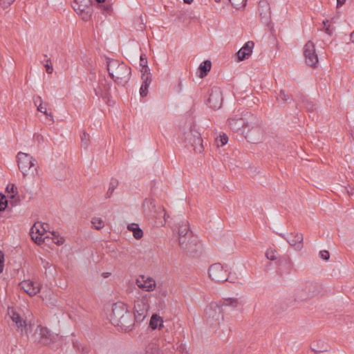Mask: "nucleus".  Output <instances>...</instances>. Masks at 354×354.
<instances>
[{
    "label": "nucleus",
    "instance_id": "nucleus-6",
    "mask_svg": "<svg viewBox=\"0 0 354 354\" xmlns=\"http://www.w3.org/2000/svg\"><path fill=\"white\" fill-rule=\"evenodd\" d=\"M321 286L314 281H305L299 284L295 290V297L298 300H306L319 295Z\"/></svg>",
    "mask_w": 354,
    "mask_h": 354
},
{
    "label": "nucleus",
    "instance_id": "nucleus-61",
    "mask_svg": "<svg viewBox=\"0 0 354 354\" xmlns=\"http://www.w3.org/2000/svg\"><path fill=\"white\" fill-rule=\"evenodd\" d=\"M107 91L110 89V86H108L106 88Z\"/></svg>",
    "mask_w": 354,
    "mask_h": 354
},
{
    "label": "nucleus",
    "instance_id": "nucleus-8",
    "mask_svg": "<svg viewBox=\"0 0 354 354\" xmlns=\"http://www.w3.org/2000/svg\"><path fill=\"white\" fill-rule=\"evenodd\" d=\"M253 114L250 113H245L241 116L235 115L229 118L228 125L230 128L236 132H241L242 134L245 133V129L249 127V124L253 123L252 118L250 115Z\"/></svg>",
    "mask_w": 354,
    "mask_h": 354
},
{
    "label": "nucleus",
    "instance_id": "nucleus-15",
    "mask_svg": "<svg viewBox=\"0 0 354 354\" xmlns=\"http://www.w3.org/2000/svg\"><path fill=\"white\" fill-rule=\"evenodd\" d=\"M136 283L139 288L147 292L154 290L156 286V281L153 278L145 275L139 276L136 279Z\"/></svg>",
    "mask_w": 354,
    "mask_h": 354
},
{
    "label": "nucleus",
    "instance_id": "nucleus-18",
    "mask_svg": "<svg viewBox=\"0 0 354 354\" xmlns=\"http://www.w3.org/2000/svg\"><path fill=\"white\" fill-rule=\"evenodd\" d=\"M151 217L156 219L158 226H164L169 216L167 214L165 208L160 205L156 207Z\"/></svg>",
    "mask_w": 354,
    "mask_h": 354
},
{
    "label": "nucleus",
    "instance_id": "nucleus-1",
    "mask_svg": "<svg viewBox=\"0 0 354 354\" xmlns=\"http://www.w3.org/2000/svg\"><path fill=\"white\" fill-rule=\"evenodd\" d=\"M111 324L127 330L133 325L131 313L128 310L127 306L122 302H117L112 306L109 315Z\"/></svg>",
    "mask_w": 354,
    "mask_h": 354
},
{
    "label": "nucleus",
    "instance_id": "nucleus-24",
    "mask_svg": "<svg viewBox=\"0 0 354 354\" xmlns=\"http://www.w3.org/2000/svg\"><path fill=\"white\" fill-rule=\"evenodd\" d=\"M73 10L80 15L82 18L84 20H88L90 17L86 3H79L78 2L73 1L72 3Z\"/></svg>",
    "mask_w": 354,
    "mask_h": 354
},
{
    "label": "nucleus",
    "instance_id": "nucleus-32",
    "mask_svg": "<svg viewBox=\"0 0 354 354\" xmlns=\"http://www.w3.org/2000/svg\"><path fill=\"white\" fill-rule=\"evenodd\" d=\"M50 235L51 236H49V240L51 239L55 244L59 245L64 243V238L63 236H60L57 232H50Z\"/></svg>",
    "mask_w": 354,
    "mask_h": 354
},
{
    "label": "nucleus",
    "instance_id": "nucleus-43",
    "mask_svg": "<svg viewBox=\"0 0 354 354\" xmlns=\"http://www.w3.org/2000/svg\"><path fill=\"white\" fill-rule=\"evenodd\" d=\"M140 65L141 66V69H143L144 68H149L147 65V59L145 55H140Z\"/></svg>",
    "mask_w": 354,
    "mask_h": 354
},
{
    "label": "nucleus",
    "instance_id": "nucleus-48",
    "mask_svg": "<svg viewBox=\"0 0 354 354\" xmlns=\"http://www.w3.org/2000/svg\"><path fill=\"white\" fill-rule=\"evenodd\" d=\"M15 0H0V6L7 7L10 5Z\"/></svg>",
    "mask_w": 354,
    "mask_h": 354
},
{
    "label": "nucleus",
    "instance_id": "nucleus-45",
    "mask_svg": "<svg viewBox=\"0 0 354 354\" xmlns=\"http://www.w3.org/2000/svg\"><path fill=\"white\" fill-rule=\"evenodd\" d=\"M189 133V130L188 131H186V132L184 133V134H183V140H184L185 142H187V143L189 144L193 140V137H192V136H188Z\"/></svg>",
    "mask_w": 354,
    "mask_h": 354
},
{
    "label": "nucleus",
    "instance_id": "nucleus-34",
    "mask_svg": "<svg viewBox=\"0 0 354 354\" xmlns=\"http://www.w3.org/2000/svg\"><path fill=\"white\" fill-rule=\"evenodd\" d=\"M81 138V146L84 149H87L90 144L89 135L86 132H82L80 135Z\"/></svg>",
    "mask_w": 354,
    "mask_h": 354
},
{
    "label": "nucleus",
    "instance_id": "nucleus-21",
    "mask_svg": "<svg viewBox=\"0 0 354 354\" xmlns=\"http://www.w3.org/2000/svg\"><path fill=\"white\" fill-rule=\"evenodd\" d=\"M254 44L252 41L246 42L243 46L238 51L237 57L239 61L248 59L252 53Z\"/></svg>",
    "mask_w": 354,
    "mask_h": 354
},
{
    "label": "nucleus",
    "instance_id": "nucleus-57",
    "mask_svg": "<svg viewBox=\"0 0 354 354\" xmlns=\"http://www.w3.org/2000/svg\"><path fill=\"white\" fill-rule=\"evenodd\" d=\"M73 1L78 2L79 3H86V0H74Z\"/></svg>",
    "mask_w": 354,
    "mask_h": 354
},
{
    "label": "nucleus",
    "instance_id": "nucleus-26",
    "mask_svg": "<svg viewBox=\"0 0 354 354\" xmlns=\"http://www.w3.org/2000/svg\"><path fill=\"white\" fill-rule=\"evenodd\" d=\"M11 319H12V322L16 324V326L18 328H21L22 330V328L24 327L26 328V321L24 320L21 317V316L16 312L12 311Z\"/></svg>",
    "mask_w": 354,
    "mask_h": 354
},
{
    "label": "nucleus",
    "instance_id": "nucleus-2",
    "mask_svg": "<svg viewBox=\"0 0 354 354\" xmlns=\"http://www.w3.org/2000/svg\"><path fill=\"white\" fill-rule=\"evenodd\" d=\"M106 66L109 76L113 81L119 84L124 86L130 80L131 69L123 62L116 59H107Z\"/></svg>",
    "mask_w": 354,
    "mask_h": 354
},
{
    "label": "nucleus",
    "instance_id": "nucleus-20",
    "mask_svg": "<svg viewBox=\"0 0 354 354\" xmlns=\"http://www.w3.org/2000/svg\"><path fill=\"white\" fill-rule=\"evenodd\" d=\"M218 304L222 306L224 312L226 311L227 308L230 310H233L239 306H242L241 301L238 298L234 297L224 298L218 302Z\"/></svg>",
    "mask_w": 354,
    "mask_h": 354
},
{
    "label": "nucleus",
    "instance_id": "nucleus-5",
    "mask_svg": "<svg viewBox=\"0 0 354 354\" xmlns=\"http://www.w3.org/2000/svg\"><path fill=\"white\" fill-rule=\"evenodd\" d=\"M224 309L218 303L209 304L205 309V319L211 327L219 326L224 319Z\"/></svg>",
    "mask_w": 354,
    "mask_h": 354
},
{
    "label": "nucleus",
    "instance_id": "nucleus-30",
    "mask_svg": "<svg viewBox=\"0 0 354 354\" xmlns=\"http://www.w3.org/2000/svg\"><path fill=\"white\" fill-rule=\"evenodd\" d=\"M118 185V181L117 179L111 178L109 183V188L106 194V198H110L113 194L114 190Z\"/></svg>",
    "mask_w": 354,
    "mask_h": 354
},
{
    "label": "nucleus",
    "instance_id": "nucleus-37",
    "mask_svg": "<svg viewBox=\"0 0 354 354\" xmlns=\"http://www.w3.org/2000/svg\"><path fill=\"white\" fill-rule=\"evenodd\" d=\"M151 82H142L141 87L140 88V95L141 97H146L148 94V88Z\"/></svg>",
    "mask_w": 354,
    "mask_h": 354
},
{
    "label": "nucleus",
    "instance_id": "nucleus-4",
    "mask_svg": "<svg viewBox=\"0 0 354 354\" xmlns=\"http://www.w3.org/2000/svg\"><path fill=\"white\" fill-rule=\"evenodd\" d=\"M17 161L24 178L28 174L34 175L35 172L37 173V161L30 154L20 151L17 155Z\"/></svg>",
    "mask_w": 354,
    "mask_h": 354
},
{
    "label": "nucleus",
    "instance_id": "nucleus-25",
    "mask_svg": "<svg viewBox=\"0 0 354 354\" xmlns=\"http://www.w3.org/2000/svg\"><path fill=\"white\" fill-rule=\"evenodd\" d=\"M156 206L154 203V201L151 198H146L142 204L143 212L149 216H151L154 212V209Z\"/></svg>",
    "mask_w": 354,
    "mask_h": 354
},
{
    "label": "nucleus",
    "instance_id": "nucleus-17",
    "mask_svg": "<svg viewBox=\"0 0 354 354\" xmlns=\"http://www.w3.org/2000/svg\"><path fill=\"white\" fill-rule=\"evenodd\" d=\"M19 288L30 296L36 295L40 291L39 283L30 281L24 280L19 284Z\"/></svg>",
    "mask_w": 354,
    "mask_h": 354
},
{
    "label": "nucleus",
    "instance_id": "nucleus-16",
    "mask_svg": "<svg viewBox=\"0 0 354 354\" xmlns=\"http://www.w3.org/2000/svg\"><path fill=\"white\" fill-rule=\"evenodd\" d=\"M285 239L291 247L296 250H301L303 248V234L301 233L290 234V236H286L285 234H280Z\"/></svg>",
    "mask_w": 354,
    "mask_h": 354
},
{
    "label": "nucleus",
    "instance_id": "nucleus-13",
    "mask_svg": "<svg viewBox=\"0 0 354 354\" xmlns=\"http://www.w3.org/2000/svg\"><path fill=\"white\" fill-rule=\"evenodd\" d=\"M31 239L37 243L49 242V236L46 234V230L44 225L39 223H35L30 229Z\"/></svg>",
    "mask_w": 354,
    "mask_h": 354
},
{
    "label": "nucleus",
    "instance_id": "nucleus-19",
    "mask_svg": "<svg viewBox=\"0 0 354 354\" xmlns=\"http://www.w3.org/2000/svg\"><path fill=\"white\" fill-rule=\"evenodd\" d=\"M188 136H192L193 137V140L190 144L194 147V151L198 153H201L203 151V140L200 133L191 128Z\"/></svg>",
    "mask_w": 354,
    "mask_h": 354
},
{
    "label": "nucleus",
    "instance_id": "nucleus-29",
    "mask_svg": "<svg viewBox=\"0 0 354 354\" xmlns=\"http://www.w3.org/2000/svg\"><path fill=\"white\" fill-rule=\"evenodd\" d=\"M212 66L209 60H205L200 64L199 69L201 71V77H203L207 75V73L210 71Z\"/></svg>",
    "mask_w": 354,
    "mask_h": 354
},
{
    "label": "nucleus",
    "instance_id": "nucleus-41",
    "mask_svg": "<svg viewBox=\"0 0 354 354\" xmlns=\"http://www.w3.org/2000/svg\"><path fill=\"white\" fill-rule=\"evenodd\" d=\"M37 110L39 111H40L41 113H44L48 118H50V120H52L53 119V115L52 114L50 113H48L47 112V109H46V106H43V104H39L38 105V107H37Z\"/></svg>",
    "mask_w": 354,
    "mask_h": 354
},
{
    "label": "nucleus",
    "instance_id": "nucleus-31",
    "mask_svg": "<svg viewBox=\"0 0 354 354\" xmlns=\"http://www.w3.org/2000/svg\"><path fill=\"white\" fill-rule=\"evenodd\" d=\"M6 192L8 193V196L11 199H15L17 195V188L14 184H9L6 187Z\"/></svg>",
    "mask_w": 354,
    "mask_h": 354
},
{
    "label": "nucleus",
    "instance_id": "nucleus-28",
    "mask_svg": "<svg viewBox=\"0 0 354 354\" xmlns=\"http://www.w3.org/2000/svg\"><path fill=\"white\" fill-rule=\"evenodd\" d=\"M129 231L133 232V236L136 239H140L143 236L142 230L136 223L129 224L127 227Z\"/></svg>",
    "mask_w": 354,
    "mask_h": 354
},
{
    "label": "nucleus",
    "instance_id": "nucleus-14",
    "mask_svg": "<svg viewBox=\"0 0 354 354\" xmlns=\"http://www.w3.org/2000/svg\"><path fill=\"white\" fill-rule=\"evenodd\" d=\"M294 269V263L290 256H283L279 261V273L281 276L290 274Z\"/></svg>",
    "mask_w": 354,
    "mask_h": 354
},
{
    "label": "nucleus",
    "instance_id": "nucleus-7",
    "mask_svg": "<svg viewBox=\"0 0 354 354\" xmlns=\"http://www.w3.org/2000/svg\"><path fill=\"white\" fill-rule=\"evenodd\" d=\"M252 118L253 123L249 124V127L243 133L245 139L251 143L261 142L263 137V130L258 124L257 118L254 115H250Z\"/></svg>",
    "mask_w": 354,
    "mask_h": 354
},
{
    "label": "nucleus",
    "instance_id": "nucleus-59",
    "mask_svg": "<svg viewBox=\"0 0 354 354\" xmlns=\"http://www.w3.org/2000/svg\"><path fill=\"white\" fill-rule=\"evenodd\" d=\"M109 273L108 272H106V273H103V275L104 277H107L109 276Z\"/></svg>",
    "mask_w": 354,
    "mask_h": 354
},
{
    "label": "nucleus",
    "instance_id": "nucleus-3",
    "mask_svg": "<svg viewBox=\"0 0 354 354\" xmlns=\"http://www.w3.org/2000/svg\"><path fill=\"white\" fill-rule=\"evenodd\" d=\"M178 234L179 244L184 250L192 254L201 248V244L196 243V239L192 235L187 221L179 223Z\"/></svg>",
    "mask_w": 354,
    "mask_h": 354
},
{
    "label": "nucleus",
    "instance_id": "nucleus-55",
    "mask_svg": "<svg viewBox=\"0 0 354 354\" xmlns=\"http://www.w3.org/2000/svg\"><path fill=\"white\" fill-rule=\"evenodd\" d=\"M306 109L308 111H313L314 109V105L312 103H310V102H308L306 104Z\"/></svg>",
    "mask_w": 354,
    "mask_h": 354
},
{
    "label": "nucleus",
    "instance_id": "nucleus-46",
    "mask_svg": "<svg viewBox=\"0 0 354 354\" xmlns=\"http://www.w3.org/2000/svg\"><path fill=\"white\" fill-rule=\"evenodd\" d=\"M320 257L324 260H328L330 258V254L327 250H322L319 252Z\"/></svg>",
    "mask_w": 354,
    "mask_h": 354
},
{
    "label": "nucleus",
    "instance_id": "nucleus-54",
    "mask_svg": "<svg viewBox=\"0 0 354 354\" xmlns=\"http://www.w3.org/2000/svg\"><path fill=\"white\" fill-rule=\"evenodd\" d=\"M346 0H337V8L342 6L345 3Z\"/></svg>",
    "mask_w": 354,
    "mask_h": 354
},
{
    "label": "nucleus",
    "instance_id": "nucleus-38",
    "mask_svg": "<svg viewBox=\"0 0 354 354\" xmlns=\"http://www.w3.org/2000/svg\"><path fill=\"white\" fill-rule=\"evenodd\" d=\"M231 4L236 9H240L245 6L247 0H229Z\"/></svg>",
    "mask_w": 354,
    "mask_h": 354
},
{
    "label": "nucleus",
    "instance_id": "nucleus-39",
    "mask_svg": "<svg viewBox=\"0 0 354 354\" xmlns=\"http://www.w3.org/2000/svg\"><path fill=\"white\" fill-rule=\"evenodd\" d=\"M228 137L225 134L220 135L219 138L216 139V142L218 147H223L227 144Z\"/></svg>",
    "mask_w": 354,
    "mask_h": 354
},
{
    "label": "nucleus",
    "instance_id": "nucleus-51",
    "mask_svg": "<svg viewBox=\"0 0 354 354\" xmlns=\"http://www.w3.org/2000/svg\"><path fill=\"white\" fill-rule=\"evenodd\" d=\"M328 22V20L326 21H323V24L324 25V29H325V32L328 34V35H331L332 34V30L330 29V26H326V24Z\"/></svg>",
    "mask_w": 354,
    "mask_h": 354
},
{
    "label": "nucleus",
    "instance_id": "nucleus-22",
    "mask_svg": "<svg viewBox=\"0 0 354 354\" xmlns=\"http://www.w3.org/2000/svg\"><path fill=\"white\" fill-rule=\"evenodd\" d=\"M223 98L221 93L218 91H212L209 97L208 103L211 108L214 109H219L222 105Z\"/></svg>",
    "mask_w": 354,
    "mask_h": 354
},
{
    "label": "nucleus",
    "instance_id": "nucleus-12",
    "mask_svg": "<svg viewBox=\"0 0 354 354\" xmlns=\"http://www.w3.org/2000/svg\"><path fill=\"white\" fill-rule=\"evenodd\" d=\"M304 55L306 63L310 67L315 68L318 64V57L315 45L312 41H308L304 47Z\"/></svg>",
    "mask_w": 354,
    "mask_h": 354
},
{
    "label": "nucleus",
    "instance_id": "nucleus-50",
    "mask_svg": "<svg viewBox=\"0 0 354 354\" xmlns=\"http://www.w3.org/2000/svg\"><path fill=\"white\" fill-rule=\"evenodd\" d=\"M3 263H4V254L1 251H0V273L2 272V271H3Z\"/></svg>",
    "mask_w": 354,
    "mask_h": 354
},
{
    "label": "nucleus",
    "instance_id": "nucleus-23",
    "mask_svg": "<svg viewBox=\"0 0 354 354\" xmlns=\"http://www.w3.org/2000/svg\"><path fill=\"white\" fill-rule=\"evenodd\" d=\"M73 10L80 15L82 18L84 20H88L90 17L86 3H79L78 2L73 1L72 3Z\"/></svg>",
    "mask_w": 354,
    "mask_h": 354
},
{
    "label": "nucleus",
    "instance_id": "nucleus-47",
    "mask_svg": "<svg viewBox=\"0 0 354 354\" xmlns=\"http://www.w3.org/2000/svg\"><path fill=\"white\" fill-rule=\"evenodd\" d=\"M73 345L75 348H77L78 350H80V348H82V354H88L87 348L79 345L77 342H73Z\"/></svg>",
    "mask_w": 354,
    "mask_h": 354
},
{
    "label": "nucleus",
    "instance_id": "nucleus-52",
    "mask_svg": "<svg viewBox=\"0 0 354 354\" xmlns=\"http://www.w3.org/2000/svg\"><path fill=\"white\" fill-rule=\"evenodd\" d=\"M111 9H112L111 6H104V12L108 14V13H109L111 11Z\"/></svg>",
    "mask_w": 354,
    "mask_h": 354
},
{
    "label": "nucleus",
    "instance_id": "nucleus-60",
    "mask_svg": "<svg viewBox=\"0 0 354 354\" xmlns=\"http://www.w3.org/2000/svg\"><path fill=\"white\" fill-rule=\"evenodd\" d=\"M98 3H103L105 0H96Z\"/></svg>",
    "mask_w": 354,
    "mask_h": 354
},
{
    "label": "nucleus",
    "instance_id": "nucleus-58",
    "mask_svg": "<svg viewBox=\"0 0 354 354\" xmlns=\"http://www.w3.org/2000/svg\"><path fill=\"white\" fill-rule=\"evenodd\" d=\"M183 1L185 3H189H189H191L193 1V0H183Z\"/></svg>",
    "mask_w": 354,
    "mask_h": 354
},
{
    "label": "nucleus",
    "instance_id": "nucleus-36",
    "mask_svg": "<svg viewBox=\"0 0 354 354\" xmlns=\"http://www.w3.org/2000/svg\"><path fill=\"white\" fill-rule=\"evenodd\" d=\"M91 223L93 225V227L97 230H100L103 228L104 226L103 220L98 217L93 218Z\"/></svg>",
    "mask_w": 354,
    "mask_h": 354
},
{
    "label": "nucleus",
    "instance_id": "nucleus-40",
    "mask_svg": "<svg viewBox=\"0 0 354 354\" xmlns=\"http://www.w3.org/2000/svg\"><path fill=\"white\" fill-rule=\"evenodd\" d=\"M8 205V200L4 195L0 194V212L6 209Z\"/></svg>",
    "mask_w": 354,
    "mask_h": 354
},
{
    "label": "nucleus",
    "instance_id": "nucleus-53",
    "mask_svg": "<svg viewBox=\"0 0 354 354\" xmlns=\"http://www.w3.org/2000/svg\"><path fill=\"white\" fill-rule=\"evenodd\" d=\"M55 176L57 178V179H59L61 180L64 179V176L60 175L57 171H55Z\"/></svg>",
    "mask_w": 354,
    "mask_h": 354
},
{
    "label": "nucleus",
    "instance_id": "nucleus-11",
    "mask_svg": "<svg viewBox=\"0 0 354 354\" xmlns=\"http://www.w3.org/2000/svg\"><path fill=\"white\" fill-rule=\"evenodd\" d=\"M57 338V335H54L46 327L41 326H38L33 334L34 341L43 345H50Z\"/></svg>",
    "mask_w": 354,
    "mask_h": 354
},
{
    "label": "nucleus",
    "instance_id": "nucleus-44",
    "mask_svg": "<svg viewBox=\"0 0 354 354\" xmlns=\"http://www.w3.org/2000/svg\"><path fill=\"white\" fill-rule=\"evenodd\" d=\"M46 71L47 73L50 74L53 73V68L50 60L46 61V64H44Z\"/></svg>",
    "mask_w": 354,
    "mask_h": 354
},
{
    "label": "nucleus",
    "instance_id": "nucleus-42",
    "mask_svg": "<svg viewBox=\"0 0 354 354\" xmlns=\"http://www.w3.org/2000/svg\"><path fill=\"white\" fill-rule=\"evenodd\" d=\"M289 99V95L286 93L284 90H280L277 95V100L283 102L287 101Z\"/></svg>",
    "mask_w": 354,
    "mask_h": 354
},
{
    "label": "nucleus",
    "instance_id": "nucleus-10",
    "mask_svg": "<svg viewBox=\"0 0 354 354\" xmlns=\"http://www.w3.org/2000/svg\"><path fill=\"white\" fill-rule=\"evenodd\" d=\"M134 319L133 322H142L148 316L149 304L147 297L138 298L134 302Z\"/></svg>",
    "mask_w": 354,
    "mask_h": 354
},
{
    "label": "nucleus",
    "instance_id": "nucleus-9",
    "mask_svg": "<svg viewBox=\"0 0 354 354\" xmlns=\"http://www.w3.org/2000/svg\"><path fill=\"white\" fill-rule=\"evenodd\" d=\"M208 274L212 280L216 282H235L230 278L227 268L219 263L212 264L209 268Z\"/></svg>",
    "mask_w": 354,
    "mask_h": 354
},
{
    "label": "nucleus",
    "instance_id": "nucleus-27",
    "mask_svg": "<svg viewBox=\"0 0 354 354\" xmlns=\"http://www.w3.org/2000/svg\"><path fill=\"white\" fill-rule=\"evenodd\" d=\"M162 319L158 315L154 314L151 316L149 325L152 329H156L162 326Z\"/></svg>",
    "mask_w": 354,
    "mask_h": 354
},
{
    "label": "nucleus",
    "instance_id": "nucleus-56",
    "mask_svg": "<svg viewBox=\"0 0 354 354\" xmlns=\"http://www.w3.org/2000/svg\"><path fill=\"white\" fill-rule=\"evenodd\" d=\"M350 37L351 41L354 43V30L351 33Z\"/></svg>",
    "mask_w": 354,
    "mask_h": 354
},
{
    "label": "nucleus",
    "instance_id": "nucleus-35",
    "mask_svg": "<svg viewBox=\"0 0 354 354\" xmlns=\"http://www.w3.org/2000/svg\"><path fill=\"white\" fill-rule=\"evenodd\" d=\"M266 257L270 261H276L278 259V253L277 250L268 248L266 252Z\"/></svg>",
    "mask_w": 354,
    "mask_h": 354
},
{
    "label": "nucleus",
    "instance_id": "nucleus-33",
    "mask_svg": "<svg viewBox=\"0 0 354 354\" xmlns=\"http://www.w3.org/2000/svg\"><path fill=\"white\" fill-rule=\"evenodd\" d=\"M140 71L142 73V81L146 82H151L152 79L149 68H144L143 69H140Z\"/></svg>",
    "mask_w": 354,
    "mask_h": 354
},
{
    "label": "nucleus",
    "instance_id": "nucleus-49",
    "mask_svg": "<svg viewBox=\"0 0 354 354\" xmlns=\"http://www.w3.org/2000/svg\"><path fill=\"white\" fill-rule=\"evenodd\" d=\"M33 101H34L35 105L37 107H38L39 104H43L42 99H41V97L40 96H35L33 97Z\"/></svg>",
    "mask_w": 354,
    "mask_h": 354
}]
</instances>
